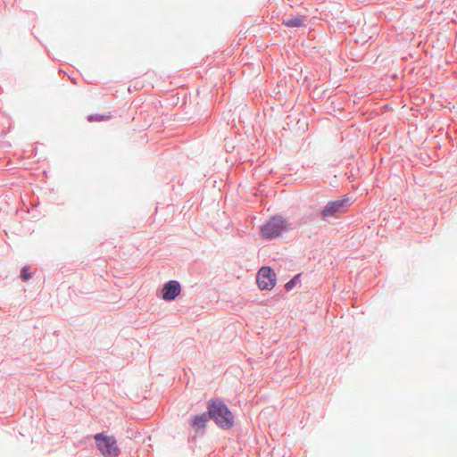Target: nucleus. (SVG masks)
I'll use <instances>...</instances> for the list:
<instances>
[{
    "mask_svg": "<svg viewBox=\"0 0 457 457\" xmlns=\"http://www.w3.org/2000/svg\"><path fill=\"white\" fill-rule=\"evenodd\" d=\"M206 415L221 429L228 430L234 427L235 417L220 398H212L207 402Z\"/></svg>",
    "mask_w": 457,
    "mask_h": 457,
    "instance_id": "1",
    "label": "nucleus"
},
{
    "mask_svg": "<svg viewBox=\"0 0 457 457\" xmlns=\"http://www.w3.org/2000/svg\"><path fill=\"white\" fill-rule=\"evenodd\" d=\"M352 202L346 195L340 199L329 201L321 210L320 215L322 220H328L329 218H338L345 213L351 206Z\"/></svg>",
    "mask_w": 457,
    "mask_h": 457,
    "instance_id": "2",
    "label": "nucleus"
},
{
    "mask_svg": "<svg viewBox=\"0 0 457 457\" xmlns=\"http://www.w3.org/2000/svg\"><path fill=\"white\" fill-rule=\"evenodd\" d=\"M96 445L101 453L107 457H118L120 449L113 436H104L98 433L95 436Z\"/></svg>",
    "mask_w": 457,
    "mask_h": 457,
    "instance_id": "3",
    "label": "nucleus"
},
{
    "mask_svg": "<svg viewBox=\"0 0 457 457\" xmlns=\"http://www.w3.org/2000/svg\"><path fill=\"white\" fill-rule=\"evenodd\" d=\"M287 220L281 216H274L268 220L262 228V234L264 238L271 239L279 236L285 229Z\"/></svg>",
    "mask_w": 457,
    "mask_h": 457,
    "instance_id": "4",
    "label": "nucleus"
},
{
    "mask_svg": "<svg viewBox=\"0 0 457 457\" xmlns=\"http://www.w3.org/2000/svg\"><path fill=\"white\" fill-rule=\"evenodd\" d=\"M256 280L261 290H270L276 285L277 275L270 267L263 266L260 269Z\"/></svg>",
    "mask_w": 457,
    "mask_h": 457,
    "instance_id": "5",
    "label": "nucleus"
},
{
    "mask_svg": "<svg viewBox=\"0 0 457 457\" xmlns=\"http://www.w3.org/2000/svg\"><path fill=\"white\" fill-rule=\"evenodd\" d=\"M181 292V286L178 280H169L163 285L162 289V298L166 302L175 300Z\"/></svg>",
    "mask_w": 457,
    "mask_h": 457,
    "instance_id": "6",
    "label": "nucleus"
},
{
    "mask_svg": "<svg viewBox=\"0 0 457 457\" xmlns=\"http://www.w3.org/2000/svg\"><path fill=\"white\" fill-rule=\"evenodd\" d=\"M209 420L210 418L206 415L205 411L202 414L192 416L190 419V425L195 430V432H198L200 429L204 430L206 423ZM202 433H204V431H202Z\"/></svg>",
    "mask_w": 457,
    "mask_h": 457,
    "instance_id": "7",
    "label": "nucleus"
},
{
    "mask_svg": "<svg viewBox=\"0 0 457 457\" xmlns=\"http://www.w3.org/2000/svg\"><path fill=\"white\" fill-rule=\"evenodd\" d=\"M306 17L303 15H297L290 18L284 19L282 24L288 28H299L303 26Z\"/></svg>",
    "mask_w": 457,
    "mask_h": 457,
    "instance_id": "8",
    "label": "nucleus"
},
{
    "mask_svg": "<svg viewBox=\"0 0 457 457\" xmlns=\"http://www.w3.org/2000/svg\"><path fill=\"white\" fill-rule=\"evenodd\" d=\"M300 277L301 274H297L289 281H287L285 285V289L287 291H291L296 286V284L300 282Z\"/></svg>",
    "mask_w": 457,
    "mask_h": 457,
    "instance_id": "9",
    "label": "nucleus"
},
{
    "mask_svg": "<svg viewBox=\"0 0 457 457\" xmlns=\"http://www.w3.org/2000/svg\"><path fill=\"white\" fill-rule=\"evenodd\" d=\"M109 118H110V116H104V115H101V114H90L87 117V120L89 121H102V120H105Z\"/></svg>",
    "mask_w": 457,
    "mask_h": 457,
    "instance_id": "10",
    "label": "nucleus"
},
{
    "mask_svg": "<svg viewBox=\"0 0 457 457\" xmlns=\"http://www.w3.org/2000/svg\"><path fill=\"white\" fill-rule=\"evenodd\" d=\"M31 278V273L29 271V267L25 266L21 269V278L23 281H27Z\"/></svg>",
    "mask_w": 457,
    "mask_h": 457,
    "instance_id": "11",
    "label": "nucleus"
}]
</instances>
